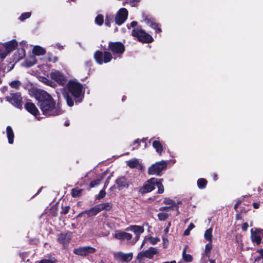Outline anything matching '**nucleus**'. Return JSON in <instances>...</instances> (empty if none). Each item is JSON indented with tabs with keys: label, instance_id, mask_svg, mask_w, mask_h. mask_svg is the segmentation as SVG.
Wrapping results in <instances>:
<instances>
[{
	"label": "nucleus",
	"instance_id": "nucleus-55",
	"mask_svg": "<svg viewBox=\"0 0 263 263\" xmlns=\"http://www.w3.org/2000/svg\"><path fill=\"white\" fill-rule=\"evenodd\" d=\"M92 65V62L91 61H88L85 62V66L88 68V69H90Z\"/></svg>",
	"mask_w": 263,
	"mask_h": 263
},
{
	"label": "nucleus",
	"instance_id": "nucleus-18",
	"mask_svg": "<svg viewBox=\"0 0 263 263\" xmlns=\"http://www.w3.org/2000/svg\"><path fill=\"white\" fill-rule=\"evenodd\" d=\"M257 229L253 231V229L251 230V239L253 242H255L256 245H259L261 242V239L260 234H258Z\"/></svg>",
	"mask_w": 263,
	"mask_h": 263
},
{
	"label": "nucleus",
	"instance_id": "nucleus-7",
	"mask_svg": "<svg viewBox=\"0 0 263 263\" xmlns=\"http://www.w3.org/2000/svg\"><path fill=\"white\" fill-rule=\"evenodd\" d=\"M6 99L16 108L20 109L22 108L23 99L20 92L10 93L6 97Z\"/></svg>",
	"mask_w": 263,
	"mask_h": 263
},
{
	"label": "nucleus",
	"instance_id": "nucleus-1",
	"mask_svg": "<svg viewBox=\"0 0 263 263\" xmlns=\"http://www.w3.org/2000/svg\"><path fill=\"white\" fill-rule=\"evenodd\" d=\"M34 97L43 115L47 117L57 116L62 114L63 110L59 103L47 91L39 89L34 93Z\"/></svg>",
	"mask_w": 263,
	"mask_h": 263
},
{
	"label": "nucleus",
	"instance_id": "nucleus-40",
	"mask_svg": "<svg viewBox=\"0 0 263 263\" xmlns=\"http://www.w3.org/2000/svg\"><path fill=\"white\" fill-rule=\"evenodd\" d=\"M49 212L51 215L53 217H56L58 215V206L57 204L52 205L50 208Z\"/></svg>",
	"mask_w": 263,
	"mask_h": 263
},
{
	"label": "nucleus",
	"instance_id": "nucleus-45",
	"mask_svg": "<svg viewBox=\"0 0 263 263\" xmlns=\"http://www.w3.org/2000/svg\"><path fill=\"white\" fill-rule=\"evenodd\" d=\"M158 217L160 220H165L168 217V214L165 213H159L158 214Z\"/></svg>",
	"mask_w": 263,
	"mask_h": 263
},
{
	"label": "nucleus",
	"instance_id": "nucleus-39",
	"mask_svg": "<svg viewBox=\"0 0 263 263\" xmlns=\"http://www.w3.org/2000/svg\"><path fill=\"white\" fill-rule=\"evenodd\" d=\"M40 80L43 83L50 86H52V84L54 83L51 80H50L49 79L45 77H41L40 78Z\"/></svg>",
	"mask_w": 263,
	"mask_h": 263
},
{
	"label": "nucleus",
	"instance_id": "nucleus-9",
	"mask_svg": "<svg viewBox=\"0 0 263 263\" xmlns=\"http://www.w3.org/2000/svg\"><path fill=\"white\" fill-rule=\"evenodd\" d=\"M156 181L155 178H151L147 180L146 182L139 189L138 192L141 194H144L153 191L155 189Z\"/></svg>",
	"mask_w": 263,
	"mask_h": 263
},
{
	"label": "nucleus",
	"instance_id": "nucleus-57",
	"mask_svg": "<svg viewBox=\"0 0 263 263\" xmlns=\"http://www.w3.org/2000/svg\"><path fill=\"white\" fill-rule=\"evenodd\" d=\"M248 228V224L247 222H245L242 224L241 229L242 231H247Z\"/></svg>",
	"mask_w": 263,
	"mask_h": 263
},
{
	"label": "nucleus",
	"instance_id": "nucleus-42",
	"mask_svg": "<svg viewBox=\"0 0 263 263\" xmlns=\"http://www.w3.org/2000/svg\"><path fill=\"white\" fill-rule=\"evenodd\" d=\"M195 227V226L194 224V223L192 222L188 226L187 228L184 231L183 235L184 236H188L190 233V231Z\"/></svg>",
	"mask_w": 263,
	"mask_h": 263
},
{
	"label": "nucleus",
	"instance_id": "nucleus-17",
	"mask_svg": "<svg viewBox=\"0 0 263 263\" xmlns=\"http://www.w3.org/2000/svg\"><path fill=\"white\" fill-rule=\"evenodd\" d=\"M7 52L9 53L14 50L17 46L18 43L16 40L13 39L9 42L3 44Z\"/></svg>",
	"mask_w": 263,
	"mask_h": 263
},
{
	"label": "nucleus",
	"instance_id": "nucleus-64",
	"mask_svg": "<svg viewBox=\"0 0 263 263\" xmlns=\"http://www.w3.org/2000/svg\"><path fill=\"white\" fill-rule=\"evenodd\" d=\"M256 252L258 253L263 257V249L257 250Z\"/></svg>",
	"mask_w": 263,
	"mask_h": 263
},
{
	"label": "nucleus",
	"instance_id": "nucleus-47",
	"mask_svg": "<svg viewBox=\"0 0 263 263\" xmlns=\"http://www.w3.org/2000/svg\"><path fill=\"white\" fill-rule=\"evenodd\" d=\"M62 211H61L60 213L63 215H66L67 214L70 209V206L68 205L66 206H63V205H62Z\"/></svg>",
	"mask_w": 263,
	"mask_h": 263
},
{
	"label": "nucleus",
	"instance_id": "nucleus-41",
	"mask_svg": "<svg viewBox=\"0 0 263 263\" xmlns=\"http://www.w3.org/2000/svg\"><path fill=\"white\" fill-rule=\"evenodd\" d=\"M21 85V82L18 80H14L10 83V86L13 88L18 89Z\"/></svg>",
	"mask_w": 263,
	"mask_h": 263
},
{
	"label": "nucleus",
	"instance_id": "nucleus-22",
	"mask_svg": "<svg viewBox=\"0 0 263 263\" xmlns=\"http://www.w3.org/2000/svg\"><path fill=\"white\" fill-rule=\"evenodd\" d=\"M7 137L9 144H13L14 141V134L12 127L8 126L6 127Z\"/></svg>",
	"mask_w": 263,
	"mask_h": 263
},
{
	"label": "nucleus",
	"instance_id": "nucleus-63",
	"mask_svg": "<svg viewBox=\"0 0 263 263\" xmlns=\"http://www.w3.org/2000/svg\"><path fill=\"white\" fill-rule=\"evenodd\" d=\"M212 176L213 179L214 181H217L218 179V175L216 173H213L212 175Z\"/></svg>",
	"mask_w": 263,
	"mask_h": 263
},
{
	"label": "nucleus",
	"instance_id": "nucleus-10",
	"mask_svg": "<svg viewBox=\"0 0 263 263\" xmlns=\"http://www.w3.org/2000/svg\"><path fill=\"white\" fill-rule=\"evenodd\" d=\"M96 249L90 246L79 247L73 250V253L81 256H86L95 253Z\"/></svg>",
	"mask_w": 263,
	"mask_h": 263
},
{
	"label": "nucleus",
	"instance_id": "nucleus-37",
	"mask_svg": "<svg viewBox=\"0 0 263 263\" xmlns=\"http://www.w3.org/2000/svg\"><path fill=\"white\" fill-rule=\"evenodd\" d=\"M57 260L55 257L50 256L48 259H43L39 261V263H56Z\"/></svg>",
	"mask_w": 263,
	"mask_h": 263
},
{
	"label": "nucleus",
	"instance_id": "nucleus-51",
	"mask_svg": "<svg viewBox=\"0 0 263 263\" xmlns=\"http://www.w3.org/2000/svg\"><path fill=\"white\" fill-rule=\"evenodd\" d=\"M140 0H129V3L132 7L136 6L140 2Z\"/></svg>",
	"mask_w": 263,
	"mask_h": 263
},
{
	"label": "nucleus",
	"instance_id": "nucleus-4",
	"mask_svg": "<svg viewBox=\"0 0 263 263\" xmlns=\"http://www.w3.org/2000/svg\"><path fill=\"white\" fill-rule=\"evenodd\" d=\"M132 35L136 37L139 42L143 43H151L154 41L153 37L143 30L140 26L133 29Z\"/></svg>",
	"mask_w": 263,
	"mask_h": 263
},
{
	"label": "nucleus",
	"instance_id": "nucleus-46",
	"mask_svg": "<svg viewBox=\"0 0 263 263\" xmlns=\"http://www.w3.org/2000/svg\"><path fill=\"white\" fill-rule=\"evenodd\" d=\"M58 58L56 56H53L52 54L48 53V61L52 63H55L58 61Z\"/></svg>",
	"mask_w": 263,
	"mask_h": 263
},
{
	"label": "nucleus",
	"instance_id": "nucleus-12",
	"mask_svg": "<svg viewBox=\"0 0 263 263\" xmlns=\"http://www.w3.org/2000/svg\"><path fill=\"white\" fill-rule=\"evenodd\" d=\"M50 76L51 79L55 81L60 86H63L67 83L66 77L59 70H54L51 72Z\"/></svg>",
	"mask_w": 263,
	"mask_h": 263
},
{
	"label": "nucleus",
	"instance_id": "nucleus-15",
	"mask_svg": "<svg viewBox=\"0 0 263 263\" xmlns=\"http://www.w3.org/2000/svg\"><path fill=\"white\" fill-rule=\"evenodd\" d=\"M114 237L120 241H123L124 240L129 241L132 239L133 235L128 233L122 232L121 231H117L115 232Z\"/></svg>",
	"mask_w": 263,
	"mask_h": 263
},
{
	"label": "nucleus",
	"instance_id": "nucleus-59",
	"mask_svg": "<svg viewBox=\"0 0 263 263\" xmlns=\"http://www.w3.org/2000/svg\"><path fill=\"white\" fill-rule=\"evenodd\" d=\"M138 24V22L137 21H132L130 23V27L136 28L135 27L137 26Z\"/></svg>",
	"mask_w": 263,
	"mask_h": 263
},
{
	"label": "nucleus",
	"instance_id": "nucleus-36",
	"mask_svg": "<svg viewBox=\"0 0 263 263\" xmlns=\"http://www.w3.org/2000/svg\"><path fill=\"white\" fill-rule=\"evenodd\" d=\"M183 259L186 262H191L193 260L192 255L189 254H186V248H184L182 252Z\"/></svg>",
	"mask_w": 263,
	"mask_h": 263
},
{
	"label": "nucleus",
	"instance_id": "nucleus-14",
	"mask_svg": "<svg viewBox=\"0 0 263 263\" xmlns=\"http://www.w3.org/2000/svg\"><path fill=\"white\" fill-rule=\"evenodd\" d=\"M24 107L28 112L34 116L36 117L40 115L39 111L34 103L31 102L30 101L25 103Z\"/></svg>",
	"mask_w": 263,
	"mask_h": 263
},
{
	"label": "nucleus",
	"instance_id": "nucleus-3",
	"mask_svg": "<svg viewBox=\"0 0 263 263\" xmlns=\"http://www.w3.org/2000/svg\"><path fill=\"white\" fill-rule=\"evenodd\" d=\"M67 87L68 93H66L64 96L68 106H73V100L76 103L82 102L84 98L85 90L82 84L74 80H70L67 83Z\"/></svg>",
	"mask_w": 263,
	"mask_h": 263
},
{
	"label": "nucleus",
	"instance_id": "nucleus-31",
	"mask_svg": "<svg viewBox=\"0 0 263 263\" xmlns=\"http://www.w3.org/2000/svg\"><path fill=\"white\" fill-rule=\"evenodd\" d=\"M148 25L155 29L157 33H160L162 31L159 24L155 22L153 20L148 24Z\"/></svg>",
	"mask_w": 263,
	"mask_h": 263
},
{
	"label": "nucleus",
	"instance_id": "nucleus-23",
	"mask_svg": "<svg viewBox=\"0 0 263 263\" xmlns=\"http://www.w3.org/2000/svg\"><path fill=\"white\" fill-rule=\"evenodd\" d=\"M152 145L153 147L156 149V152L159 154L161 155L163 152V149L162 144L159 141L154 140L153 141Z\"/></svg>",
	"mask_w": 263,
	"mask_h": 263
},
{
	"label": "nucleus",
	"instance_id": "nucleus-16",
	"mask_svg": "<svg viewBox=\"0 0 263 263\" xmlns=\"http://www.w3.org/2000/svg\"><path fill=\"white\" fill-rule=\"evenodd\" d=\"M133 257V254L132 252L125 254L122 252H119L115 255V257L117 259L120 260L121 261L126 262H129L132 259Z\"/></svg>",
	"mask_w": 263,
	"mask_h": 263
},
{
	"label": "nucleus",
	"instance_id": "nucleus-56",
	"mask_svg": "<svg viewBox=\"0 0 263 263\" xmlns=\"http://www.w3.org/2000/svg\"><path fill=\"white\" fill-rule=\"evenodd\" d=\"M172 209V210L174 209L176 211L177 215H178L180 213V212L179 211V206H178V204H176V203L173 205Z\"/></svg>",
	"mask_w": 263,
	"mask_h": 263
},
{
	"label": "nucleus",
	"instance_id": "nucleus-48",
	"mask_svg": "<svg viewBox=\"0 0 263 263\" xmlns=\"http://www.w3.org/2000/svg\"><path fill=\"white\" fill-rule=\"evenodd\" d=\"M163 203L165 204H168L171 205L170 206H173V205L175 203V202L170 198H165L163 200Z\"/></svg>",
	"mask_w": 263,
	"mask_h": 263
},
{
	"label": "nucleus",
	"instance_id": "nucleus-20",
	"mask_svg": "<svg viewBox=\"0 0 263 263\" xmlns=\"http://www.w3.org/2000/svg\"><path fill=\"white\" fill-rule=\"evenodd\" d=\"M26 55L25 48H19L16 52L14 54V60L16 61H19L23 59Z\"/></svg>",
	"mask_w": 263,
	"mask_h": 263
},
{
	"label": "nucleus",
	"instance_id": "nucleus-62",
	"mask_svg": "<svg viewBox=\"0 0 263 263\" xmlns=\"http://www.w3.org/2000/svg\"><path fill=\"white\" fill-rule=\"evenodd\" d=\"M143 166L141 163H138V165L137 166L136 168L138 169L139 170H142L143 169Z\"/></svg>",
	"mask_w": 263,
	"mask_h": 263
},
{
	"label": "nucleus",
	"instance_id": "nucleus-53",
	"mask_svg": "<svg viewBox=\"0 0 263 263\" xmlns=\"http://www.w3.org/2000/svg\"><path fill=\"white\" fill-rule=\"evenodd\" d=\"M142 18L144 21L148 24L151 21L153 20L152 18H148V16L144 13L142 14Z\"/></svg>",
	"mask_w": 263,
	"mask_h": 263
},
{
	"label": "nucleus",
	"instance_id": "nucleus-25",
	"mask_svg": "<svg viewBox=\"0 0 263 263\" xmlns=\"http://www.w3.org/2000/svg\"><path fill=\"white\" fill-rule=\"evenodd\" d=\"M36 63V60L33 57H30L25 60V66L27 68H29L35 65Z\"/></svg>",
	"mask_w": 263,
	"mask_h": 263
},
{
	"label": "nucleus",
	"instance_id": "nucleus-27",
	"mask_svg": "<svg viewBox=\"0 0 263 263\" xmlns=\"http://www.w3.org/2000/svg\"><path fill=\"white\" fill-rule=\"evenodd\" d=\"M212 232L213 229L212 228H210L207 229L204 234V239L210 242H211L212 241Z\"/></svg>",
	"mask_w": 263,
	"mask_h": 263
},
{
	"label": "nucleus",
	"instance_id": "nucleus-21",
	"mask_svg": "<svg viewBox=\"0 0 263 263\" xmlns=\"http://www.w3.org/2000/svg\"><path fill=\"white\" fill-rule=\"evenodd\" d=\"M130 230L134 232L135 234L138 236L144 232V228L142 226L134 225L131 226L129 228L126 229V230Z\"/></svg>",
	"mask_w": 263,
	"mask_h": 263
},
{
	"label": "nucleus",
	"instance_id": "nucleus-19",
	"mask_svg": "<svg viewBox=\"0 0 263 263\" xmlns=\"http://www.w3.org/2000/svg\"><path fill=\"white\" fill-rule=\"evenodd\" d=\"M99 210L98 209L97 205H96L93 207L90 208L89 210H85L81 213H80L79 215L78 216H80V215L83 214H86L87 215V216L88 217H92L93 216H96L99 213Z\"/></svg>",
	"mask_w": 263,
	"mask_h": 263
},
{
	"label": "nucleus",
	"instance_id": "nucleus-61",
	"mask_svg": "<svg viewBox=\"0 0 263 263\" xmlns=\"http://www.w3.org/2000/svg\"><path fill=\"white\" fill-rule=\"evenodd\" d=\"M253 206L254 209H257L259 208L260 204L258 202H254L253 203Z\"/></svg>",
	"mask_w": 263,
	"mask_h": 263
},
{
	"label": "nucleus",
	"instance_id": "nucleus-34",
	"mask_svg": "<svg viewBox=\"0 0 263 263\" xmlns=\"http://www.w3.org/2000/svg\"><path fill=\"white\" fill-rule=\"evenodd\" d=\"M82 192L83 189L73 188L71 190V196L74 198L79 197L81 196Z\"/></svg>",
	"mask_w": 263,
	"mask_h": 263
},
{
	"label": "nucleus",
	"instance_id": "nucleus-26",
	"mask_svg": "<svg viewBox=\"0 0 263 263\" xmlns=\"http://www.w3.org/2000/svg\"><path fill=\"white\" fill-rule=\"evenodd\" d=\"M97 205L100 212L103 210L109 211L111 209V206L108 202L101 203Z\"/></svg>",
	"mask_w": 263,
	"mask_h": 263
},
{
	"label": "nucleus",
	"instance_id": "nucleus-35",
	"mask_svg": "<svg viewBox=\"0 0 263 263\" xmlns=\"http://www.w3.org/2000/svg\"><path fill=\"white\" fill-rule=\"evenodd\" d=\"M8 53L3 44L0 45V58L2 61L6 58Z\"/></svg>",
	"mask_w": 263,
	"mask_h": 263
},
{
	"label": "nucleus",
	"instance_id": "nucleus-49",
	"mask_svg": "<svg viewBox=\"0 0 263 263\" xmlns=\"http://www.w3.org/2000/svg\"><path fill=\"white\" fill-rule=\"evenodd\" d=\"M242 202V200L238 199L236 202V203L234 205V209L236 213H238L239 210H238L239 206L241 205Z\"/></svg>",
	"mask_w": 263,
	"mask_h": 263
},
{
	"label": "nucleus",
	"instance_id": "nucleus-54",
	"mask_svg": "<svg viewBox=\"0 0 263 263\" xmlns=\"http://www.w3.org/2000/svg\"><path fill=\"white\" fill-rule=\"evenodd\" d=\"M250 210V209L249 208H246L245 206H240V210L239 211V213H246L248 211Z\"/></svg>",
	"mask_w": 263,
	"mask_h": 263
},
{
	"label": "nucleus",
	"instance_id": "nucleus-43",
	"mask_svg": "<svg viewBox=\"0 0 263 263\" xmlns=\"http://www.w3.org/2000/svg\"><path fill=\"white\" fill-rule=\"evenodd\" d=\"M103 177H101L99 179H97L96 180H94L93 181H91L89 184V186L91 187H93L95 186L98 185L100 184L101 181L103 179Z\"/></svg>",
	"mask_w": 263,
	"mask_h": 263
},
{
	"label": "nucleus",
	"instance_id": "nucleus-60",
	"mask_svg": "<svg viewBox=\"0 0 263 263\" xmlns=\"http://www.w3.org/2000/svg\"><path fill=\"white\" fill-rule=\"evenodd\" d=\"M241 214L242 213H239V212H238V213H236V219L237 220H240L242 219V217H241Z\"/></svg>",
	"mask_w": 263,
	"mask_h": 263
},
{
	"label": "nucleus",
	"instance_id": "nucleus-32",
	"mask_svg": "<svg viewBox=\"0 0 263 263\" xmlns=\"http://www.w3.org/2000/svg\"><path fill=\"white\" fill-rule=\"evenodd\" d=\"M115 20V17L113 15H106L105 20V24L106 26L110 27L111 23Z\"/></svg>",
	"mask_w": 263,
	"mask_h": 263
},
{
	"label": "nucleus",
	"instance_id": "nucleus-11",
	"mask_svg": "<svg viewBox=\"0 0 263 263\" xmlns=\"http://www.w3.org/2000/svg\"><path fill=\"white\" fill-rule=\"evenodd\" d=\"M128 15V11L124 8L120 9L115 16V22L118 25H121L127 20Z\"/></svg>",
	"mask_w": 263,
	"mask_h": 263
},
{
	"label": "nucleus",
	"instance_id": "nucleus-13",
	"mask_svg": "<svg viewBox=\"0 0 263 263\" xmlns=\"http://www.w3.org/2000/svg\"><path fill=\"white\" fill-rule=\"evenodd\" d=\"M117 188L119 190H122L124 189H128L132 182L128 179L123 176L118 177L115 181Z\"/></svg>",
	"mask_w": 263,
	"mask_h": 263
},
{
	"label": "nucleus",
	"instance_id": "nucleus-24",
	"mask_svg": "<svg viewBox=\"0 0 263 263\" xmlns=\"http://www.w3.org/2000/svg\"><path fill=\"white\" fill-rule=\"evenodd\" d=\"M32 52L35 55H42L46 53V50L44 48L36 45L33 47Z\"/></svg>",
	"mask_w": 263,
	"mask_h": 263
},
{
	"label": "nucleus",
	"instance_id": "nucleus-30",
	"mask_svg": "<svg viewBox=\"0 0 263 263\" xmlns=\"http://www.w3.org/2000/svg\"><path fill=\"white\" fill-rule=\"evenodd\" d=\"M139 160L138 159L135 158L132 160H129L126 161V164L128 166H129L131 168H134L137 167L138 165Z\"/></svg>",
	"mask_w": 263,
	"mask_h": 263
},
{
	"label": "nucleus",
	"instance_id": "nucleus-5",
	"mask_svg": "<svg viewBox=\"0 0 263 263\" xmlns=\"http://www.w3.org/2000/svg\"><path fill=\"white\" fill-rule=\"evenodd\" d=\"M167 165V163L165 161L157 162L148 167L147 173L150 175L161 176L162 172L166 168Z\"/></svg>",
	"mask_w": 263,
	"mask_h": 263
},
{
	"label": "nucleus",
	"instance_id": "nucleus-2",
	"mask_svg": "<svg viewBox=\"0 0 263 263\" xmlns=\"http://www.w3.org/2000/svg\"><path fill=\"white\" fill-rule=\"evenodd\" d=\"M108 51L103 52L97 50L93 55L97 63L100 65L110 62L114 57L121 58L125 51V45L121 42H109L108 43Z\"/></svg>",
	"mask_w": 263,
	"mask_h": 263
},
{
	"label": "nucleus",
	"instance_id": "nucleus-50",
	"mask_svg": "<svg viewBox=\"0 0 263 263\" xmlns=\"http://www.w3.org/2000/svg\"><path fill=\"white\" fill-rule=\"evenodd\" d=\"M159 241H160V239L158 237H151L149 239V242L152 245H155Z\"/></svg>",
	"mask_w": 263,
	"mask_h": 263
},
{
	"label": "nucleus",
	"instance_id": "nucleus-33",
	"mask_svg": "<svg viewBox=\"0 0 263 263\" xmlns=\"http://www.w3.org/2000/svg\"><path fill=\"white\" fill-rule=\"evenodd\" d=\"M212 249V245L211 242L207 243L205 245V250L204 252V255L208 258H210L211 255V251Z\"/></svg>",
	"mask_w": 263,
	"mask_h": 263
},
{
	"label": "nucleus",
	"instance_id": "nucleus-52",
	"mask_svg": "<svg viewBox=\"0 0 263 263\" xmlns=\"http://www.w3.org/2000/svg\"><path fill=\"white\" fill-rule=\"evenodd\" d=\"M105 195H106L105 191L103 190H101L99 193L98 199H102L103 198H104L105 197Z\"/></svg>",
	"mask_w": 263,
	"mask_h": 263
},
{
	"label": "nucleus",
	"instance_id": "nucleus-44",
	"mask_svg": "<svg viewBox=\"0 0 263 263\" xmlns=\"http://www.w3.org/2000/svg\"><path fill=\"white\" fill-rule=\"evenodd\" d=\"M30 16H31V13L25 12L21 14V15L20 16L19 19L21 21H23L25 20L26 19L29 18L30 17Z\"/></svg>",
	"mask_w": 263,
	"mask_h": 263
},
{
	"label": "nucleus",
	"instance_id": "nucleus-38",
	"mask_svg": "<svg viewBox=\"0 0 263 263\" xmlns=\"http://www.w3.org/2000/svg\"><path fill=\"white\" fill-rule=\"evenodd\" d=\"M95 23L99 26H101L104 23V17L102 14H98L95 18Z\"/></svg>",
	"mask_w": 263,
	"mask_h": 263
},
{
	"label": "nucleus",
	"instance_id": "nucleus-58",
	"mask_svg": "<svg viewBox=\"0 0 263 263\" xmlns=\"http://www.w3.org/2000/svg\"><path fill=\"white\" fill-rule=\"evenodd\" d=\"M172 208V206H162L159 208V210L161 211H168V210H171Z\"/></svg>",
	"mask_w": 263,
	"mask_h": 263
},
{
	"label": "nucleus",
	"instance_id": "nucleus-8",
	"mask_svg": "<svg viewBox=\"0 0 263 263\" xmlns=\"http://www.w3.org/2000/svg\"><path fill=\"white\" fill-rule=\"evenodd\" d=\"M158 253L156 248L154 247H150L148 249L144 251L140 252L136 257L137 260L139 263H143V258L146 257L149 259H153L154 255Z\"/></svg>",
	"mask_w": 263,
	"mask_h": 263
},
{
	"label": "nucleus",
	"instance_id": "nucleus-28",
	"mask_svg": "<svg viewBox=\"0 0 263 263\" xmlns=\"http://www.w3.org/2000/svg\"><path fill=\"white\" fill-rule=\"evenodd\" d=\"M163 179H156V181H155V185L158 187V193L162 194L164 192V187L162 183V181Z\"/></svg>",
	"mask_w": 263,
	"mask_h": 263
},
{
	"label": "nucleus",
	"instance_id": "nucleus-6",
	"mask_svg": "<svg viewBox=\"0 0 263 263\" xmlns=\"http://www.w3.org/2000/svg\"><path fill=\"white\" fill-rule=\"evenodd\" d=\"M72 238V232L67 231L58 235L57 241L61 245L62 249H66L69 246Z\"/></svg>",
	"mask_w": 263,
	"mask_h": 263
},
{
	"label": "nucleus",
	"instance_id": "nucleus-29",
	"mask_svg": "<svg viewBox=\"0 0 263 263\" xmlns=\"http://www.w3.org/2000/svg\"><path fill=\"white\" fill-rule=\"evenodd\" d=\"M197 183L199 189H204L206 186L208 181L204 178H199L198 179Z\"/></svg>",
	"mask_w": 263,
	"mask_h": 263
}]
</instances>
